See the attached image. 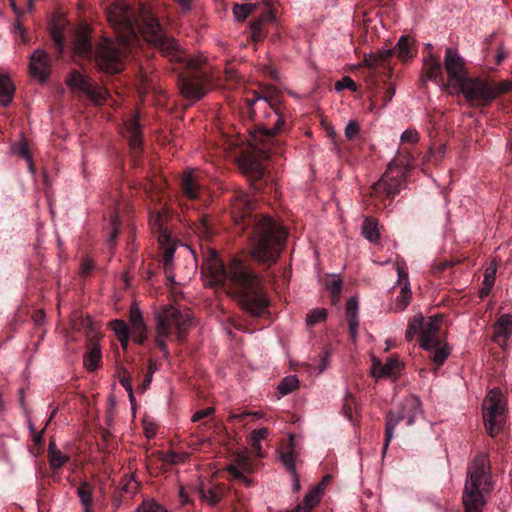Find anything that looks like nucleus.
<instances>
[{"instance_id": "nucleus-1", "label": "nucleus", "mask_w": 512, "mask_h": 512, "mask_svg": "<svg viewBox=\"0 0 512 512\" xmlns=\"http://www.w3.org/2000/svg\"><path fill=\"white\" fill-rule=\"evenodd\" d=\"M106 17L117 34V39L103 37L95 47V61L99 69L106 73H119L123 69L128 49L139 42L140 35L161 51L170 52L176 42L168 37L154 16L145 6L138 10L123 0L111 3L106 8Z\"/></svg>"}, {"instance_id": "nucleus-2", "label": "nucleus", "mask_w": 512, "mask_h": 512, "mask_svg": "<svg viewBox=\"0 0 512 512\" xmlns=\"http://www.w3.org/2000/svg\"><path fill=\"white\" fill-rule=\"evenodd\" d=\"M202 273L209 286H224L229 280L233 295L242 308L252 316H261L268 307L258 275L251 272L240 260H233L225 269L217 252L208 249L202 264Z\"/></svg>"}, {"instance_id": "nucleus-3", "label": "nucleus", "mask_w": 512, "mask_h": 512, "mask_svg": "<svg viewBox=\"0 0 512 512\" xmlns=\"http://www.w3.org/2000/svg\"><path fill=\"white\" fill-rule=\"evenodd\" d=\"M254 203L245 192H238L232 201V217L236 224L252 226L249 236L250 255L259 264H275L284 249L287 232L267 215L253 216Z\"/></svg>"}, {"instance_id": "nucleus-4", "label": "nucleus", "mask_w": 512, "mask_h": 512, "mask_svg": "<svg viewBox=\"0 0 512 512\" xmlns=\"http://www.w3.org/2000/svg\"><path fill=\"white\" fill-rule=\"evenodd\" d=\"M494 489L489 457L479 453L468 465L462 500L466 512H482Z\"/></svg>"}, {"instance_id": "nucleus-5", "label": "nucleus", "mask_w": 512, "mask_h": 512, "mask_svg": "<svg viewBox=\"0 0 512 512\" xmlns=\"http://www.w3.org/2000/svg\"><path fill=\"white\" fill-rule=\"evenodd\" d=\"M171 60L184 61L187 71L179 76V89L182 96L190 101L200 100L208 91V75L199 59L192 58L178 50V44L173 51H162Z\"/></svg>"}, {"instance_id": "nucleus-6", "label": "nucleus", "mask_w": 512, "mask_h": 512, "mask_svg": "<svg viewBox=\"0 0 512 512\" xmlns=\"http://www.w3.org/2000/svg\"><path fill=\"white\" fill-rule=\"evenodd\" d=\"M157 328L155 341L165 357L169 356L166 346V339L175 329L178 340H183L191 324L189 311H181L169 305L166 306L156 317Z\"/></svg>"}, {"instance_id": "nucleus-7", "label": "nucleus", "mask_w": 512, "mask_h": 512, "mask_svg": "<svg viewBox=\"0 0 512 512\" xmlns=\"http://www.w3.org/2000/svg\"><path fill=\"white\" fill-rule=\"evenodd\" d=\"M252 145L256 150L255 154L241 157L239 167L251 180L258 181L264 176L265 172V167L261 159H267L272 154H281L282 148L278 140H274V144L264 142L256 143L254 135L252 136Z\"/></svg>"}, {"instance_id": "nucleus-8", "label": "nucleus", "mask_w": 512, "mask_h": 512, "mask_svg": "<svg viewBox=\"0 0 512 512\" xmlns=\"http://www.w3.org/2000/svg\"><path fill=\"white\" fill-rule=\"evenodd\" d=\"M443 317L441 315H435L429 317L427 321L421 314L413 316L408 323L405 337L407 340H411L415 334L419 333V345L424 350H430L432 346L437 345L438 333L441 328Z\"/></svg>"}, {"instance_id": "nucleus-9", "label": "nucleus", "mask_w": 512, "mask_h": 512, "mask_svg": "<svg viewBox=\"0 0 512 512\" xmlns=\"http://www.w3.org/2000/svg\"><path fill=\"white\" fill-rule=\"evenodd\" d=\"M422 414L421 402L415 396H408L403 399L401 409L398 412L390 411L386 417L385 441L382 453H386L387 448L393 439L394 429L401 422L405 421L407 426L413 425L415 419Z\"/></svg>"}, {"instance_id": "nucleus-10", "label": "nucleus", "mask_w": 512, "mask_h": 512, "mask_svg": "<svg viewBox=\"0 0 512 512\" xmlns=\"http://www.w3.org/2000/svg\"><path fill=\"white\" fill-rule=\"evenodd\" d=\"M506 410L501 391L497 388L492 389L483 403V420L486 431L491 437H495L502 431Z\"/></svg>"}, {"instance_id": "nucleus-11", "label": "nucleus", "mask_w": 512, "mask_h": 512, "mask_svg": "<svg viewBox=\"0 0 512 512\" xmlns=\"http://www.w3.org/2000/svg\"><path fill=\"white\" fill-rule=\"evenodd\" d=\"M452 93H461L472 106H485L497 97V91L487 81L467 77Z\"/></svg>"}, {"instance_id": "nucleus-12", "label": "nucleus", "mask_w": 512, "mask_h": 512, "mask_svg": "<svg viewBox=\"0 0 512 512\" xmlns=\"http://www.w3.org/2000/svg\"><path fill=\"white\" fill-rule=\"evenodd\" d=\"M66 83L74 93L85 95L95 104H101L106 99L107 91L93 84L78 71H73Z\"/></svg>"}, {"instance_id": "nucleus-13", "label": "nucleus", "mask_w": 512, "mask_h": 512, "mask_svg": "<svg viewBox=\"0 0 512 512\" xmlns=\"http://www.w3.org/2000/svg\"><path fill=\"white\" fill-rule=\"evenodd\" d=\"M444 67L448 75V87L453 90L468 77L464 59L451 47H447L444 55Z\"/></svg>"}, {"instance_id": "nucleus-14", "label": "nucleus", "mask_w": 512, "mask_h": 512, "mask_svg": "<svg viewBox=\"0 0 512 512\" xmlns=\"http://www.w3.org/2000/svg\"><path fill=\"white\" fill-rule=\"evenodd\" d=\"M226 470L234 479L239 480L245 486H252L254 484L253 480L246 476V474H250L254 470L251 460L246 455L242 453L235 454Z\"/></svg>"}, {"instance_id": "nucleus-15", "label": "nucleus", "mask_w": 512, "mask_h": 512, "mask_svg": "<svg viewBox=\"0 0 512 512\" xmlns=\"http://www.w3.org/2000/svg\"><path fill=\"white\" fill-rule=\"evenodd\" d=\"M394 161L389 163L388 170L383 174L381 179L373 185V190L377 194H384L388 198H393L399 194L401 190L402 175H392Z\"/></svg>"}, {"instance_id": "nucleus-16", "label": "nucleus", "mask_w": 512, "mask_h": 512, "mask_svg": "<svg viewBox=\"0 0 512 512\" xmlns=\"http://www.w3.org/2000/svg\"><path fill=\"white\" fill-rule=\"evenodd\" d=\"M50 65V58L48 54L42 49L35 50L30 57V73L40 82H44L48 78L50 74Z\"/></svg>"}, {"instance_id": "nucleus-17", "label": "nucleus", "mask_w": 512, "mask_h": 512, "mask_svg": "<svg viewBox=\"0 0 512 512\" xmlns=\"http://www.w3.org/2000/svg\"><path fill=\"white\" fill-rule=\"evenodd\" d=\"M73 51L82 58H91L93 46L90 39V29L88 26H80L75 30L73 37Z\"/></svg>"}, {"instance_id": "nucleus-18", "label": "nucleus", "mask_w": 512, "mask_h": 512, "mask_svg": "<svg viewBox=\"0 0 512 512\" xmlns=\"http://www.w3.org/2000/svg\"><path fill=\"white\" fill-rule=\"evenodd\" d=\"M402 368V364L396 357H389L385 363L374 359L371 373L376 379L387 377L397 379Z\"/></svg>"}, {"instance_id": "nucleus-19", "label": "nucleus", "mask_w": 512, "mask_h": 512, "mask_svg": "<svg viewBox=\"0 0 512 512\" xmlns=\"http://www.w3.org/2000/svg\"><path fill=\"white\" fill-rule=\"evenodd\" d=\"M268 107L272 110V115L275 117V123L271 127H261L254 134L255 142H264V143H272L274 144L275 135L282 129L285 125V120L283 116L280 114L278 109H275L268 103Z\"/></svg>"}, {"instance_id": "nucleus-20", "label": "nucleus", "mask_w": 512, "mask_h": 512, "mask_svg": "<svg viewBox=\"0 0 512 512\" xmlns=\"http://www.w3.org/2000/svg\"><path fill=\"white\" fill-rule=\"evenodd\" d=\"M422 72V82H425V79H429L434 81L438 85L444 86L442 64L439 58L435 57L430 51L428 55L423 59Z\"/></svg>"}, {"instance_id": "nucleus-21", "label": "nucleus", "mask_w": 512, "mask_h": 512, "mask_svg": "<svg viewBox=\"0 0 512 512\" xmlns=\"http://www.w3.org/2000/svg\"><path fill=\"white\" fill-rule=\"evenodd\" d=\"M167 217L166 209L161 208L152 212L149 218L150 227L154 232L158 233V241L161 245L170 242V235L165 227Z\"/></svg>"}, {"instance_id": "nucleus-22", "label": "nucleus", "mask_w": 512, "mask_h": 512, "mask_svg": "<svg viewBox=\"0 0 512 512\" xmlns=\"http://www.w3.org/2000/svg\"><path fill=\"white\" fill-rule=\"evenodd\" d=\"M130 324L134 342L143 344L147 337V328L144 324L142 313L136 305H132L130 308Z\"/></svg>"}, {"instance_id": "nucleus-23", "label": "nucleus", "mask_w": 512, "mask_h": 512, "mask_svg": "<svg viewBox=\"0 0 512 512\" xmlns=\"http://www.w3.org/2000/svg\"><path fill=\"white\" fill-rule=\"evenodd\" d=\"M181 186L184 194L189 199H196L200 196L203 189L200 183V177L196 170H189L183 175Z\"/></svg>"}, {"instance_id": "nucleus-24", "label": "nucleus", "mask_w": 512, "mask_h": 512, "mask_svg": "<svg viewBox=\"0 0 512 512\" xmlns=\"http://www.w3.org/2000/svg\"><path fill=\"white\" fill-rule=\"evenodd\" d=\"M125 130L130 149L134 155H137L142 145V131L137 119L132 118L126 121Z\"/></svg>"}, {"instance_id": "nucleus-25", "label": "nucleus", "mask_w": 512, "mask_h": 512, "mask_svg": "<svg viewBox=\"0 0 512 512\" xmlns=\"http://www.w3.org/2000/svg\"><path fill=\"white\" fill-rule=\"evenodd\" d=\"M297 455L295 452L294 436L289 435V441L285 447L279 450V459L288 473L296 471L295 461Z\"/></svg>"}, {"instance_id": "nucleus-26", "label": "nucleus", "mask_w": 512, "mask_h": 512, "mask_svg": "<svg viewBox=\"0 0 512 512\" xmlns=\"http://www.w3.org/2000/svg\"><path fill=\"white\" fill-rule=\"evenodd\" d=\"M198 494L202 501L210 506H215L223 497V489L217 485L201 486Z\"/></svg>"}, {"instance_id": "nucleus-27", "label": "nucleus", "mask_w": 512, "mask_h": 512, "mask_svg": "<svg viewBox=\"0 0 512 512\" xmlns=\"http://www.w3.org/2000/svg\"><path fill=\"white\" fill-rule=\"evenodd\" d=\"M392 56V50H381L377 53L365 55L363 59V65L370 68L376 69L378 67H384L387 60Z\"/></svg>"}, {"instance_id": "nucleus-28", "label": "nucleus", "mask_w": 512, "mask_h": 512, "mask_svg": "<svg viewBox=\"0 0 512 512\" xmlns=\"http://www.w3.org/2000/svg\"><path fill=\"white\" fill-rule=\"evenodd\" d=\"M432 352L431 359L436 364L437 368L442 366L444 362L447 360L448 356L451 353V347L448 343H444L441 340L437 341V345L432 346L429 350Z\"/></svg>"}, {"instance_id": "nucleus-29", "label": "nucleus", "mask_w": 512, "mask_h": 512, "mask_svg": "<svg viewBox=\"0 0 512 512\" xmlns=\"http://www.w3.org/2000/svg\"><path fill=\"white\" fill-rule=\"evenodd\" d=\"M15 87L10 78L6 75H0V103L4 106L12 102Z\"/></svg>"}, {"instance_id": "nucleus-30", "label": "nucleus", "mask_w": 512, "mask_h": 512, "mask_svg": "<svg viewBox=\"0 0 512 512\" xmlns=\"http://www.w3.org/2000/svg\"><path fill=\"white\" fill-rule=\"evenodd\" d=\"M77 495L79 497L80 503L83 507V512H90V508L92 506V495H93V487L88 482H83L77 488Z\"/></svg>"}, {"instance_id": "nucleus-31", "label": "nucleus", "mask_w": 512, "mask_h": 512, "mask_svg": "<svg viewBox=\"0 0 512 512\" xmlns=\"http://www.w3.org/2000/svg\"><path fill=\"white\" fill-rule=\"evenodd\" d=\"M48 455L50 467L53 470L61 468L69 460L67 455L63 454L59 449H57L54 442H50L49 444Z\"/></svg>"}, {"instance_id": "nucleus-32", "label": "nucleus", "mask_w": 512, "mask_h": 512, "mask_svg": "<svg viewBox=\"0 0 512 512\" xmlns=\"http://www.w3.org/2000/svg\"><path fill=\"white\" fill-rule=\"evenodd\" d=\"M11 149H12V153H14L26 160L28 170L32 174H34L35 167H34V164L32 161V155L30 153L29 146H28V143L26 142V140L23 139V140L15 143Z\"/></svg>"}, {"instance_id": "nucleus-33", "label": "nucleus", "mask_w": 512, "mask_h": 512, "mask_svg": "<svg viewBox=\"0 0 512 512\" xmlns=\"http://www.w3.org/2000/svg\"><path fill=\"white\" fill-rule=\"evenodd\" d=\"M101 349L97 345H93L84 356V366L89 371H95L101 361Z\"/></svg>"}, {"instance_id": "nucleus-34", "label": "nucleus", "mask_w": 512, "mask_h": 512, "mask_svg": "<svg viewBox=\"0 0 512 512\" xmlns=\"http://www.w3.org/2000/svg\"><path fill=\"white\" fill-rule=\"evenodd\" d=\"M512 333V316L503 314L500 316L495 325V335L507 338Z\"/></svg>"}, {"instance_id": "nucleus-35", "label": "nucleus", "mask_w": 512, "mask_h": 512, "mask_svg": "<svg viewBox=\"0 0 512 512\" xmlns=\"http://www.w3.org/2000/svg\"><path fill=\"white\" fill-rule=\"evenodd\" d=\"M362 234L370 242H378L380 235L377 223L372 218H366L362 225Z\"/></svg>"}, {"instance_id": "nucleus-36", "label": "nucleus", "mask_w": 512, "mask_h": 512, "mask_svg": "<svg viewBox=\"0 0 512 512\" xmlns=\"http://www.w3.org/2000/svg\"><path fill=\"white\" fill-rule=\"evenodd\" d=\"M410 44H409V37L408 36H401L398 40V43L396 46L391 49L392 55H397L398 58L402 60H406L410 57H412V53L410 51Z\"/></svg>"}, {"instance_id": "nucleus-37", "label": "nucleus", "mask_w": 512, "mask_h": 512, "mask_svg": "<svg viewBox=\"0 0 512 512\" xmlns=\"http://www.w3.org/2000/svg\"><path fill=\"white\" fill-rule=\"evenodd\" d=\"M412 292L410 289V283H404L400 289V294L395 301V308L403 311L409 305L411 300Z\"/></svg>"}, {"instance_id": "nucleus-38", "label": "nucleus", "mask_w": 512, "mask_h": 512, "mask_svg": "<svg viewBox=\"0 0 512 512\" xmlns=\"http://www.w3.org/2000/svg\"><path fill=\"white\" fill-rule=\"evenodd\" d=\"M188 457L189 454L187 452L175 451L161 452L159 456L161 461L173 465L185 462Z\"/></svg>"}, {"instance_id": "nucleus-39", "label": "nucleus", "mask_w": 512, "mask_h": 512, "mask_svg": "<svg viewBox=\"0 0 512 512\" xmlns=\"http://www.w3.org/2000/svg\"><path fill=\"white\" fill-rule=\"evenodd\" d=\"M162 246H163L162 264H163V268L165 270L167 277L170 278L169 273L172 271V266H173L172 261H173L175 248L172 245H170L169 242L164 243Z\"/></svg>"}, {"instance_id": "nucleus-40", "label": "nucleus", "mask_w": 512, "mask_h": 512, "mask_svg": "<svg viewBox=\"0 0 512 512\" xmlns=\"http://www.w3.org/2000/svg\"><path fill=\"white\" fill-rule=\"evenodd\" d=\"M256 8V4H236L233 8V15L237 21H244Z\"/></svg>"}, {"instance_id": "nucleus-41", "label": "nucleus", "mask_w": 512, "mask_h": 512, "mask_svg": "<svg viewBox=\"0 0 512 512\" xmlns=\"http://www.w3.org/2000/svg\"><path fill=\"white\" fill-rule=\"evenodd\" d=\"M298 379L295 376L285 377L278 386V391L282 396H285L298 387Z\"/></svg>"}, {"instance_id": "nucleus-42", "label": "nucleus", "mask_w": 512, "mask_h": 512, "mask_svg": "<svg viewBox=\"0 0 512 512\" xmlns=\"http://www.w3.org/2000/svg\"><path fill=\"white\" fill-rule=\"evenodd\" d=\"M327 317V311L324 308H315L311 310L306 318L307 325L313 326L319 322H322Z\"/></svg>"}, {"instance_id": "nucleus-43", "label": "nucleus", "mask_w": 512, "mask_h": 512, "mask_svg": "<svg viewBox=\"0 0 512 512\" xmlns=\"http://www.w3.org/2000/svg\"><path fill=\"white\" fill-rule=\"evenodd\" d=\"M51 36L57 46L58 52L62 53L64 48V32L60 25L53 24L51 27Z\"/></svg>"}, {"instance_id": "nucleus-44", "label": "nucleus", "mask_w": 512, "mask_h": 512, "mask_svg": "<svg viewBox=\"0 0 512 512\" xmlns=\"http://www.w3.org/2000/svg\"><path fill=\"white\" fill-rule=\"evenodd\" d=\"M110 325L118 338L125 339L129 335V328L123 320H113Z\"/></svg>"}, {"instance_id": "nucleus-45", "label": "nucleus", "mask_w": 512, "mask_h": 512, "mask_svg": "<svg viewBox=\"0 0 512 512\" xmlns=\"http://www.w3.org/2000/svg\"><path fill=\"white\" fill-rule=\"evenodd\" d=\"M320 494V487H316L315 489L311 490L309 493L306 494L303 500V505L308 507L310 510L312 507H314L320 500L319 497Z\"/></svg>"}, {"instance_id": "nucleus-46", "label": "nucleus", "mask_w": 512, "mask_h": 512, "mask_svg": "<svg viewBox=\"0 0 512 512\" xmlns=\"http://www.w3.org/2000/svg\"><path fill=\"white\" fill-rule=\"evenodd\" d=\"M136 512H167L164 507L155 501H144Z\"/></svg>"}, {"instance_id": "nucleus-47", "label": "nucleus", "mask_w": 512, "mask_h": 512, "mask_svg": "<svg viewBox=\"0 0 512 512\" xmlns=\"http://www.w3.org/2000/svg\"><path fill=\"white\" fill-rule=\"evenodd\" d=\"M359 131H360L359 123L355 120H350L345 127V131H344L345 137L351 141L358 135Z\"/></svg>"}, {"instance_id": "nucleus-48", "label": "nucleus", "mask_w": 512, "mask_h": 512, "mask_svg": "<svg viewBox=\"0 0 512 512\" xmlns=\"http://www.w3.org/2000/svg\"><path fill=\"white\" fill-rule=\"evenodd\" d=\"M335 89L337 91H342L344 89H349L351 91H356V84L352 78L345 76L341 80L337 81L335 84Z\"/></svg>"}, {"instance_id": "nucleus-49", "label": "nucleus", "mask_w": 512, "mask_h": 512, "mask_svg": "<svg viewBox=\"0 0 512 512\" xmlns=\"http://www.w3.org/2000/svg\"><path fill=\"white\" fill-rule=\"evenodd\" d=\"M197 233L204 238H209L211 235V227L207 217H202L197 225Z\"/></svg>"}, {"instance_id": "nucleus-50", "label": "nucleus", "mask_w": 512, "mask_h": 512, "mask_svg": "<svg viewBox=\"0 0 512 512\" xmlns=\"http://www.w3.org/2000/svg\"><path fill=\"white\" fill-rule=\"evenodd\" d=\"M358 300L356 297H351L348 299L346 303V316L347 318L350 317H357L358 316Z\"/></svg>"}, {"instance_id": "nucleus-51", "label": "nucleus", "mask_w": 512, "mask_h": 512, "mask_svg": "<svg viewBox=\"0 0 512 512\" xmlns=\"http://www.w3.org/2000/svg\"><path fill=\"white\" fill-rule=\"evenodd\" d=\"M403 143L415 144L419 141V134L415 129H407L401 135Z\"/></svg>"}, {"instance_id": "nucleus-52", "label": "nucleus", "mask_w": 512, "mask_h": 512, "mask_svg": "<svg viewBox=\"0 0 512 512\" xmlns=\"http://www.w3.org/2000/svg\"><path fill=\"white\" fill-rule=\"evenodd\" d=\"M263 412L261 411H245V412H242V413H239V414H231L229 416V418L231 420H237L239 422H242L247 416H252L256 419H259V418H262L263 417Z\"/></svg>"}, {"instance_id": "nucleus-53", "label": "nucleus", "mask_w": 512, "mask_h": 512, "mask_svg": "<svg viewBox=\"0 0 512 512\" xmlns=\"http://www.w3.org/2000/svg\"><path fill=\"white\" fill-rule=\"evenodd\" d=\"M326 288L330 291L332 296L337 297L341 293L342 289L341 279H332L330 282L326 283Z\"/></svg>"}, {"instance_id": "nucleus-54", "label": "nucleus", "mask_w": 512, "mask_h": 512, "mask_svg": "<svg viewBox=\"0 0 512 512\" xmlns=\"http://www.w3.org/2000/svg\"><path fill=\"white\" fill-rule=\"evenodd\" d=\"M213 407H207L205 409L195 412L191 418L192 422H197L205 417L211 416L214 413Z\"/></svg>"}, {"instance_id": "nucleus-55", "label": "nucleus", "mask_w": 512, "mask_h": 512, "mask_svg": "<svg viewBox=\"0 0 512 512\" xmlns=\"http://www.w3.org/2000/svg\"><path fill=\"white\" fill-rule=\"evenodd\" d=\"M495 273H496L495 267L488 268L484 274L483 285L492 287L494 284V281H495Z\"/></svg>"}, {"instance_id": "nucleus-56", "label": "nucleus", "mask_w": 512, "mask_h": 512, "mask_svg": "<svg viewBox=\"0 0 512 512\" xmlns=\"http://www.w3.org/2000/svg\"><path fill=\"white\" fill-rule=\"evenodd\" d=\"M348 327H349V332H350L351 338L355 339L357 336L358 327H359L358 316L348 318Z\"/></svg>"}, {"instance_id": "nucleus-57", "label": "nucleus", "mask_w": 512, "mask_h": 512, "mask_svg": "<svg viewBox=\"0 0 512 512\" xmlns=\"http://www.w3.org/2000/svg\"><path fill=\"white\" fill-rule=\"evenodd\" d=\"M269 434V430L267 428H261L254 430L251 434V438L254 439V442H261L263 439H265Z\"/></svg>"}, {"instance_id": "nucleus-58", "label": "nucleus", "mask_w": 512, "mask_h": 512, "mask_svg": "<svg viewBox=\"0 0 512 512\" xmlns=\"http://www.w3.org/2000/svg\"><path fill=\"white\" fill-rule=\"evenodd\" d=\"M139 487V484L137 483V481L131 477V479L123 485L122 489L125 491V492H128V493H135L137 491Z\"/></svg>"}, {"instance_id": "nucleus-59", "label": "nucleus", "mask_w": 512, "mask_h": 512, "mask_svg": "<svg viewBox=\"0 0 512 512\" xmlns=\"http://www.w3.org/2000/svg\"><path fill=\"white\" fill-rule=\"evenodd\" d=\"M224 73L227 80L236 81L238 79L237 70L233 65H227L225 67Z\"/></svg>"}, {"instance_id": "nucleus-60", "label": "nucleus", "mask_w": 512, "mask_h": 512, "mask_svg": "<svg viewBox=\"0 0 512 512\" xmlns=\"http://www.w3.org/2000/svg\"><path fill=\"white\" fill-rule=\"evenodd\" d=\"M494 89L497 91V96L500 93H506L512 89V81H503L498 87H494Z\"/></svg>"}, {"instance_id": "nucleus-61", "label": "nucleus", "mask_w": 512, "mask_h": 512, "mask_svg": "<svg viewBox=\"0 0 512 512\" xmlns=\"http://www.w3.org/2000/svg\"><path fill=\"white\" fill-rule=\"evenodd\" d=\"M93 269V263L89 259H85L82 261L80 266V272L83 276L89 274V272Z\"/></svg>"}, {"instance_id": "nucleus-62", "label": "nucleus", "mask_w": 512, "mask_h": 512, "mask_svg": "<svg viewBox=\"0 0 512 512\" xmlns=\"http://www.w3.org/2000/svg\"><path fill=\"white\" fill-rule=\"evenodd\" d=\"M445 146L441 145L439 146L435 151L433 149H430V155L436 160L439 161L442 159V157L445 154Z\"/></svg>"}, {"instance_id": "nucleus-63", "label": "nucleus", "mask_w": 512, "mask_h": 512, "mask_svg": "<svg viewBox=\"0 0 512 512\" xmlns=\"http://www.w3.org/2000/svg\"><path fill=\"white\" fill-rule=\"evenodd\" d=\"M329 366V354L324 352L321 355L320 363L318 365L319 373H322Z\"/></svg>"}, {"instance_id": "nucleus-64", "label": "nucleus", "mask_w": 512, "mask_h": 512, "mask_svg": "<svg viewBox=\"0 0 512 512\" xmlns=\"http://www.w3.org/2000/svg\"><path fill=\"white\" fill-rule=\"evenodd\" d=\"M398 282L409 283L408 273L400 266H397Z\"/></svg>"}]
</instances>
